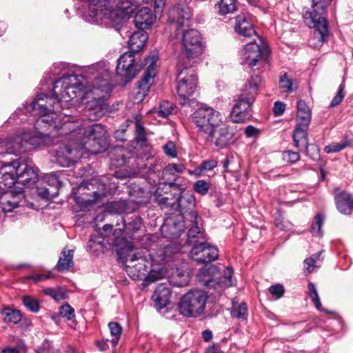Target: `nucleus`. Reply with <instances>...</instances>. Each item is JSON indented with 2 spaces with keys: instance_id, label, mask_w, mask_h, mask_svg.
<instances>
[{
  "instance_id": "1",
  "label": "nucleus",
  "mask_w": 353,
  "mask_h": 353,
  "mask_svg": "<svg viewBox=\"0 0 353 353\" xmlns=\"http://www.w3.org/2000/svg\"><path fill=\"white\" fill-rule=\"evenodd\" d=\"M82 83L79 80V76L69 74L64 76L54 83L52 97L44 94H39L30 103L31 110L40 115L37 124L48 123L52 125L56 112L59 110V103L61 100L69 101L77 96V89L82 87Z\"/></svg>"
},
{
  "instance_id": "2",
  "label": "nucleus",
  "mask_w": 353,
  "mask_h": 353,
  "mask_svg": "<svg viewBox=\"0 0 353 353\" xmlns=\"http://www.w3.org/2000/svg\"><path fill=\"white\" fill-rule=\"evenodd\" d=\"M111 88L108 79L95 77L91 82L90 90H87L85 98L87 116L91 120L102 117L107 112L105 101L110 97Z\"/></svg>"
},
{
  "instance_id": "3",
  "label": "nucleus",
  "mask_w": 353,
  "mask_h": 353,
  "mask_svg": "<svg viewBox=\"0 0 353 353\" xmlns=\"http://www.w3.org/2000/svg\"><path fill=\"white\" fill-rule=\"evenodd\" d=\"M112 245L116 248L115 250L119 256V259L126 263V271L129 274H132L134 279L145 275V272H148L150 265V262L148 259V256H150L149 254L145 255L142 252L128 253L132 250V243L123 238L114 239Z\"/></svg>"
},
{
  "instance_id": "4",
  "label": "nucleus",
  "mask_w": 353,
  "mask_h": 353,
  "mask_svg": "<svg viewBox=\"0 0 353 353\" xmlns=\"http://www.w3.org/2000/svg\"><path fill=\"white\" fill-rule=\"evenodd\" d=\"M332 0H312V10H306L303 14L305 23L310 28H314L313 43L315 46H321L328 37V23L325 19L327 8Z\"/></svg>"
},
{
  "instance_id": "5",
  "label": "nucleus",
  "mask_w": 353,
  "mask_h": 353,
  "mask_svg": "<svg viewBox=\"0 0 353 353\" xmlns=\"http://www.w3.org/2000/svg\"><path fill=\"white\" fill-rule=\"evenodd\" d=\"M180 192L179 196L176 198L163 197L161 203L167 208H171L180 212L183 217L184 225L186 228L192 229L201 228V219L199 216L195 208V198L192 194H181L183 190Z\"/></svg>"
},
{
  "instance_id": "6",
  "label": "nucleus",
  "mask_w": 353,
  "mask_h": 353,
  "mask_svg": "<svg viewBox=\"0 0 353 353\" xmlns=\"http://www.w3.org/2000/svg\"><path fill=\"white\" fill-rule=\"evenodd\" d=\"M187 243L192 246L191 258L200 263H209L218 259V249L206 242L205 234L201 228L189 229Z\"/></svg>"
},
{
  "instance_id": "7",
  "label": "nucleus",
  "mask_w": 353,
  "mask_h": 353,
  "mask_svg": "<svg viewBox=\"0 0 353 353\" xmlns=\"http://www.w3.org/2000/svg\"><path fill=\"white\" fill-rule=\"evenodd\" d=\"M176 68L178 72L176 91L180 103L184 105L189 103L190 97L195 92L198 78L192 65L185 61H179Z\"/></svg>"
},
{
  "instance_id": "8",
  "label": "nucleus",
  "mask_w": 353,
  "mask_h": 353,
  "mask_svg": "<svg viewBox=\"0 0 353 353\" xmlns=\"http://www.w3.org/2000/svg\"><path fill=\"white\" fill-rule=\"evenodd\" d=\"M208 295L202 290H192L182 296L178 304L179 313L185 317L196 318L204 314Z\"/></svg>"
},
{
  "instance_id": "9",
  "label": "nucleus",
  "mask_w": 353,
  "mask_h": 353,
  "mask_svg": "<svg viewBox=\"0 0 353 353\" xmlns=\"http://www.w3.org/2000/svg\"><path fill=\"white\" fill-rule=\"evenodd\" d=\"M220 113L210 107H201L193 114V121L198 128V134L204 139H212V130L221 122Z\"/></svg>"
},
{
  "instance_id": "10",
  "label": "nucleus",
  "mask_w": 353,
  "mask_h": 353,
  "mask_svg": "<svg viewBox=\"0 0 353 353\" xmlns=\"http://www.w3.org/2000/svg\"><path fill=\"white\" fill-rule=\"evenodd\" d=\"M270 53L268 43L259 38V43L252 41L244 46L241 52V58L243 63L253 68L263 61L266 62Z\"/></svg>"
},
{
  "instance_id": "11",
  "label": "nucleus",
  "mask_w": 353,
  "mask_h": 353,
  "mask_svg": "<svg viewBox=\"0 0 353 353\" xmlns=\"http://www.w3.org/2000/svg\"><path fill=\"white\" fill-rule=\"evenodd\" d=\"M183 54L190 62L196 63L204 51L205 45L201 33L190 29L183 33L182 39Z\"/></svg>"
},
{
  "instance_id": "12",
  "label": "nucleus",
  "mask_w": 353,
  "mask_h": 353,
  "mask_svg": "<svg viewBox=\"0 0 353 353\" xmlns=\"http://www.w3.org/2000/svg\"><path fill=\"white\" fill-rule=\"evenodd\" d=\"M105 185L100 180L93 179L90 181L82 183L79 187L81 194L85 197H79V202L87 208L105 196Z\"/></svg>"
},
{
  "instance_id": "13",
  "label": "nucleus",
  "mask_w": 353,
  "mask_h": 353,
  "mask_svg": "<svg viewBox=\"0 0 353 353\" xmlns=\"http://www.w3.org/2000/svg\"><path fill=\"white\" fill-rule=\"evenodd\" d=\"M200 274L204 276L211 275L212 279L205 280L206 286L214 288L219 293L221 292L224 288L232 285V270L229 267H225L223 275L217 276V268L213 265H210L208 268H203L199 270Z\"/></svg>"
},
{
  "instance_id": "14",
  "label": "nucleus",
  "mask_w": 353,
  "mask_h": 353,
  "mask_svg": "<svg viewBox=\"0 0 353 353\" xmlns=\"http://www.w3.org/2000/svg\"><path fill=\"white\" fill-rule=\"evenodd\" d=\"M255 99L241 92L230 113L231 119L234 123H243L252 117V104Z\"/></svg>"
},
{
  "instance_id": "15",
  "label": "nucleus",
  "mask_w": 353,
  "mask_h": 353,
  "mask_svg": "<svg viewBox=\"0 0 353 353\" xmlns=\"http://www.w3.org/2000/svg\"><path fill=\"white\" fill-rule=\"evenodd\" d=\"M134 53L129 50L121 55L118 59L117 74L123 77L125 82L132 80L141 70V65L135 62Z\"/></svg>"
},
{
  "instance_id": "16",
  "label": "nucleus",
  "mask_w": 353,
  "mask_h": 353,
  "mask_svg": "<svg viewBox=\"0 0 353 353\" xmlns=\"http://www.w3.org/2000/svg\"><path fill=\"white\" fill-rule=\"evenodd\" d=\"M12 166L17 175L18 183L31 186L36 183L38 179V169L28 165L25 162L17 160L12 162Z\"/></svg>"
},
{
  "instance_id": "17",
  "label": "nucleus",
  "mask_w": 353,
  "mask_h": 353,
  "mask_svg": "<svg viewBox=\"0 0 353 353\" xmlns=\"http://www.w3.org/2000/svg\"><path fill=\"white\" fill-rule=\"evenodd\" d=\"M192 16L190 8L188 5L178 3L170 10L168 21L170 24L176 25V28L179 29L188 26Z\"/></svg>"
},
{
  "instance_id": "18",
  "label": "nucleus",
  "mask_w": 353,
  "mask_h": 353,
  "mask_svg": "<svg viewBox=\"0 0 353 353\" xmlns=\"http://www.w3.org/2000/svg\"><path fill=\"white\" fill-rule=\"evenodd\" d=\"M39 183L40 186H37V192L41 198L50 200L58 196L61 183L56 174H46Z\"/></svg>"
},
{
  "instance_id": "19",
  "label": "nucleus",
  "mask_w": 353,
  "mask_h": 353,
  "mask_svg": "<svg viewBox=\"0 0 353 353\" xmlns=\"http://www.w3.org/2000/svg\"><path fill=\"white\" fill-rule=\"evenodd\" d=\"M214 128L211 134L212 139H205L210 143H214L215 146L222 149L228 147L234 142L236 130L234 126L225 125L219 129Z\"/></svg>"
},
{
  "instance_id": "20",
  "label": "nucleus",
  "mask_w": 353,
  "mask_h": 353,
  "mask_svg": "<svg viewBox=\"0 0 353 353\" xmlns=\"http://www.w3.org/2000/svg\"><path fill=\"white\" fill-rule=\"evenodd\" d=\"M158 60V54L153 52L143 60L144 65H147V71L141 79L138 81V87L143 92L148 91L152 83L153 78L155 77L154 68Z\"/></svg>"
},
{
  "instance_id": "21",
  "label": "nucleus",
  "mask_w": 353,
  "mask_h": 353,
  "mask_svg": "<svg viewBox=\"0 0 353 353\" xmlns=\"http://www.w3.org/2000/svg\"><path fill=\"white\" fill-rule=\"evenodd\" d=\"M23 198L21 190H5L0 196V208L4 212H10L19 207Z\"/></svg>"
},
{
  "instance_id": "22",
  "label": "nucleus",
  "mask_w": 353,
  "mask_h": 353,
  "mask_svg": "<svg viewBox=\"0 0 353 353\" xmlns=\"http://www.w3.org/2000/svg\"><path fill=\"white\" fill-rule=\"evenodd\" d=\"M134 149H141L143 151L140 156L146 157L150 152L152 146L148 141L145 128L139 120L135 121V137L133 140Z\"/></svg>"
},
{
  "instance_id": "23",
  "label": "nucleus",
  "mask_w": 353,
  "mask_h": 353,
  "mask_svg": "<svg viewBox=\"0 0 353 353\" xmlns=\"http://www.w3.org/2000/svg\"><path fill=\"white\" fill-rule=\"evenodd\" d=\"M334 202L337 210L342 214L350 215L353 211V195L346 191H336Z\"/></svg>"
},
{
  "instance_id": "24",
  "label": "nucleus",
  "mask_w": 353,
  "mask_h": 353,
  "mask_svg": "<svg viewBox=\"0 0 353 353\" xmlns=\"http://www.w3.org/2000/svg\"><path fill=\"white\" fill-rule=\"evenodd\" d=\"M184 170V167L181 165H176L175 163L168 164L162 171V176L160 179L161 183L168 185L174 190H183L181 185L176 184L172 181L174 179L176 173H181Z\"/></svg>"
},
{
  "instance_id": "25",
  "label": "nucleus",
  "mask_w": 353,
  "mask_h": 353,
  "mask_svg": "<svg viewBox=\"0 0 353 353\" xmlns=\"http://www.w3.org/2000/svg\"><path fill=\"white\" fill-rule=\"evenodd\" d=\"M235 32L244 37H252L256 35V32L251 20L245 14H239L236 17Z\"/></svg>"
},
{
  "instance_id": "26",
  "label": "nucleus",
  "mask_w": 353,
  "mask_h": 353,
  "mask_svg": "<svg viewBox=\"0 0 353 353\" xmlns=\"http://www.w3.org/2000/svg\"><path fill=\"white\" fill-rule=\"evenodd\" d=\"M154 21V17L152 10L147 7L139 10L134 18V25L139 30H145L150 28Z\"/></svg>"
},
{
  "instance_id": "27",
  "label": "nucleus",
  "mask_w": 353,
  "mask_h": 353,
  "mask_svg": "<svg viewBox=\"0 0 353 353\" xmlns=\"http://www.w3.org/2000/svg\"><path fill=\"white\" fill-rule=\"evenodd\" d=\"M103 144L100 143L101 141H99V139H81V143L89 153L92 154H97L99 153L105 152L108 148V137H103Z\"/></svg>"
},
{
  "instance_id": "28",
  "label": "nucleus",
  "mask_w": 353,
  "mask_h": 353,
  "mask_svg": "<svg viewBox=\"0 0 353 353\" xmlns=\"http://www.w3.org/2000/svg\"><path fill=\"white\" fill-rule=\"evenodd\" d=\"M108 137L105 125L101 123H94L85 128L83 130L82 139H99L103 143V137Z\"/></svg>"
},
{
  "instance_id": "29",
  "label": "nucleus",
  "mask_w": 353,
  "mask_h": 353,
  "mask_svg": "<svg viewBox=\"0 0 353 353\" xmlns=\"http://www.w3.org/2000/svg\"><path fill=\"white\" fill-rule=\"evenodd\" d=\"M170 297V288L163 284H160L154 292L152 299L155 303L156 307L161 309L169 303Z\"/></svg>"
},
{
  "instance_id": "30",
  "label": "nucleus",
  "mask_w": 353,
  "mask_h": 353,
  "mask_svg": "<svg viewBox=\"0 0 353 353\" xmlns=\"http://www.w3.org/2000/svg\"><path fill=\"white\" fill-rule=\"evenodd\" d=\"M148 39V34L143 30L134 32L130 37L128 47L130 51L139 52L141 51Z\"/></svg>"
},
{
  "instance_id": "31",
  "label": "nucleus",
  "mask_w": 353,
  "mask_h": 353,
  "mask_svg": "<svg viewBox=\"0 0 353 353\" xmlns=\"http://www.w3.org/2000/svg\"><path fill=\"white\" fill-rule=\"evenodd\" d=\"M309 125L296 123L293 131V143L294 145L298 148L300 145L305 146L307 145L309 142L308 137H307V129Z\"/></svg>"
},
{
  "instance_id": "32",
  "label": "nucleus",
  "mask_w": 353,
  "mask_h": 353,
  "mask_svg": "<svg viewBox=\"0 0 353 353\" xmlns=\"http://www.w3.org/2000/svg\"><path fill=\"white\" fill-rule=\"evenodd\" d=\"M296 109V123L309 125L311 121V111L305 102L303 100L298 101Z\"/></svg>"
},
{
  "instance_id": "33",
  "label": "nucleus",
  "mask_w": 353,
  "mask_h": 353,
  "mask_svg": "<svg viewBox=\"0 0 353 353\" xmlns=\"http://www.w3.org/2000/svg\"><path fill=\"white\" fill-rule=\"evenodd\" d=\"M73 250H62L56 265L59 271L63 272L73 266Z\"/></svg>"
},
{
  "instance_id": "34",
  "label": "nucleus",
  "mask_w": 353,
  "mask_h": 353,
  "mask_svg": "<svg viewBox=\"0 0 353 353\" xmlns=\"http://www.w3.org/2000/svg\"><path fill=\"white\" fill-rule=\"evenodd\" d=\"M262 83V78L259 74H252L247 84L245 85L242 92L256 98L259 88Z\"/></svg>"
},
{
  "instance_id": "35",
  "label": "nucleus",
  "mask_w": 353,
  "mask_h": 353,
  "mask_svg": "<svg viewBox=\"0 0 353 353\" xmlns=\"http://www.w3.org/2000/svg\"><path fill=\"white\" fill-rule=\"evenodd\" d=\"M216 12L220 15L231 14L237 10L236 0H219L215 5Z\"/></svg>"
},
{
  "instance_id": "36",
  "label": "nucleus",
  "mask_w": 353,
  "mask_h": 353,
  "mask_svg": "<svg viewBox=\"0 0 353 353\" xmlns=\"http://www.w3.org/2000/svg\"><path fill=\"white\" fill-rule=\"evenodd\" d=\"M321 254V251L318 252L304 260V272L305 274H310L315 268L320 267V262L323 260Z\"/></svg>"
},
{
  "instance_id": "37",
  "label": "nucleus",
  "mask_w": 353,
  "mask_h": 353,
  "mask_svg": "<svg viewBox=\"0 0 353 353\" xmlns=\"http://www.w3.org/2000/svg\"><path fill=\"white\" fill-rule=\"evenodd\" d=\"M3 320L6 323H18L21 319V314L19 310L10 307H6L0 312Z\"/></svg>"
},
{
  "instance_id": "38",
  "label": "nucleus",
  "mask_w": 353,
  "mask_h": 353,
  "mask_svg": "<svg viewBox=\"0 0 353 353\" xmlns=\"http://www.w3.org/2000/svg\"><path fill=\"white\" fill-rule=\"evenodd\" d=\"M18 183L17 175L10 172H6L1 174L0 177V189L4 190L10 188Z\"/></svg>"
},
{
  "instance_id": "39",
  "label": "nucleus",
  "mask_w": 353,
  "mask_h": 353,
  "mask_svg": "<svg viewBox=\"0 0 353 353\" xmlns=\"http://www.w3.org/2000/svg\"><path fill=\"white\" fill-rule=\"evenodd\" d=\"M233 305L231 310L232 317L239 320H245L248 317V307L245 302L240 304L232 303Z\"/></svg>"
},
{
  "instance_id": "40",
  "label": "nucleus",
  "mask_w": 353,
  "mask_h": 353,
  "mask_svg": "<svg viewBox=\"0 0 353 353\" xmlns=\"http://www.w3.org/2000/svg\"><path fill=\"white\" fill-rule=\"evenodd\" d=\"M166 274V270L163 268L152 269L148 272V274L145 276L143 284L148 285L152 283L156 282L163 279Z\"/></svg>"
},
{
  "instance_id": "41",
  "label": "nucleus",
  "mask_w": 353,
  "mask_h": 353,
  "mask_svg": "<svg viewBox=\"0 0 353 353\" xmlns=\"http://www.w3.org/2000/svg\"><path fill=\"white\" fill-rule=\"evenodd\" d=\"M279 87L283 92L287 93H290L296 90L295 81L292 79L289 78L286 74H284L280 77Z\"/></svg>"
},
{
  "instance_id": "42",
  "label": "nucleus",
  "mask_w": 353,
  "mask_h": 353,
  "mask_svg": "<svg viewBox=\"0 0 353 353\" xmlns=\"http://www.w3.org/2000/svg\"><path fill=\"white\" fill-rule=\"evenodd\" d=\"M121 221L124 225L125 230L130 232H135L141 228V219L139 216L134 215L131 217V221L126 223L125 219L121 217Z\"/></svg>"
},
{
  "instance_id": "43",
  "label": "nucleus",
  "mask_w": 353,
  "mask_h": 353,
  "mask_svg": "<svg viewBox=\"0 0 353 353\" xmlns=\"http://www.w3.org/2000/svg\"><path fill=\"white\" fill-rule=\"evenodd\" d=\"M325 216L322 214H317L312 223L310 230L313 236H321V227L324 223Z\"/></svg>"
},
{
  "instance_id": "44",
  "label": "nucleus",
  "mask_w": 353,
  "mask_h": 353,
  "mask_svg": "<svg viewBox=\"0 0 353 353\" xmlns=\"http://www.w3.org/2000/svg\"><path fill=\"white\" fill-rule=\"evenodd\" d=\"M108 327L111 335L113 336L111 340V343L114 346L118 344L119 340L121 337L122 332V327L120 324L117 322H110L108 323Z\"/></svg>"
},
{
  "instance_id": "45",
  "label": "nucleus",
  "mask_w": 353,
  "mask_h": 353,
  "mask_svg": "<svg viewBox=\"0 0 353 353\" xmlns=\"http://www.w3.org/2000/svg\"><path fill=\"white\" fill-rule=\"evenodd\" d=\"M304 147L305 154L312 160L317 161L320 159V149L316 145H310L308 142Z\"/></svg>"
},
{
  "instance_id": "46",
  "label": "nucleus",
  "mask_w": 353,
  "mask_h": 353,
  "mask_svg": "<svg viewBox=\"0 0 353 353\" xmlns=\"http://www.w3.org/2000/svg\"><path fill=\"white\" fill-rule=\"evenodd\" d=\"M173 110V104L168 101H162L159 107L158 116L166 118Z\"/></svg>"
},
{
  "instance_id": "47",
  "label": "nucleus",
  "mask_w": 353,
  "mask_h": 353,
  "mask_svg": "<svg viewBox=\"0 0 353 353\" xmlns=\"http://www.w3.org/2000/svg\"><path fill=\"white\" fill-rule=\"evenodd\" d=\"M46 294L50 296L56 301L63 300L66 298V294L60 288L57 289L48 288L43 290Z\"/></svg>"
},
{
  "instance_id": "48",
  "label": "nucleus",
  "mask_w": 353,
  "mask_h": 353,
  "mask_svg": "<svg viewBox=\"0 0 353 353\" xmlns=\"http://www.w3.org/2000/svg\"><path fill=\"white\" fill-rule=\"evenodd\" d=\"M23 303L26 307L32 312H37L39 310L38 301L30 296H25L23 299Z\"/></svg>"
},
{
  "instance_id": "49",
  "label": "nucleus",
  "mask_w": 353,
  "mask_h": 353,
  "mask_svg": "<svg viewBox=\"0 0 353 353\" xmlns=\"http://www.w3.org/2000/svg\"><path fill=\"white\" fill-rule=\"evenodd\" d=\"M210 188V183L205 180H198L194 184V190L201 195H205Z\"/></svg>"
},
{
  "instance_id": "50",
  "label": "nucleus",
  "mask_w": 353,
  "mask_h": 353,
  "mask_svg": "<svg viewBox=\"0 0 353 353\" xmlns=\"http://www.w3.org/2000/svg\"><path fill=\"white\" fill-rule=\"evenodd\" d=\"M59 314L62 317H65L68 320H72L75 316L74 309L68 303L60 307Z\"/></svg>"
},
{
  "instance_id": "51",
  "label": "nucleus",
  "mask_w": 353,
  "mask_h": 353,
  "mask_svg": "<svg viewBox=\"0 0 353 353\" xmlns=\"http://www.w3.org/2000/svg\"><path fill=\"white\" fill-rule=\"evenodd\" d=\"M217 164L218 162L215 159L205 160L201 162L199 169L201 172L211 171L217 166Z\"/></svg>"
},
{
  "instance_id": "52",
  "label": "nucleus",
  "mask_w": 353,
  "mask_h": 353,
  "mask_svg": "<svg viewBox=\"0 0 353 353\" xmlns=\"http://www.w3.org/2000/svg\"><path fill=\"white\" fill-rule=\"evenodd\" d=\"M346 142L334 143L326 145L324 150L326 153L338 152L347 147Z\"/></svg>"
},
{
  "instance_id": "53",
  "label": "nucleus",
  "mask_w": 353,
  "mask_h": 353,
  "mask_svg": "<svg viewBox=\"0 0 353 353\" xmlns=\"http://www.w3.org/2000/svg\"><path fill=\"white\" fill-rule=\"evenodd\" d=\"M283 159L287 162L294 163L300 159V154L298 152L287 150L283 152Z\"/></svg>"
},
{
  "instance_id": "54",
  "label": "nucleus",
  "mask_w": 353,
  "mask_h": 353,
  "mask_svg": "<svg viewBox=\"0 0 353 353\" xmlns=\"http://www.w3.org/2000/svg\"><path fill=\"white\" fill-rule=\"evenodd\" d=\"M345 88V84L341 83L339 85L336 95L332 99L330 106L333 108L338 105L343 101L344 98L343 90Z\"/></svg>"
},
{
  "instance_id": "55",
  "label": "nucleus",
  "mask_w": 353,
  "mask_h": 353,
  "mask_svg": "<svg viewBox=\"0 0 353 353\" xmlns=\"http://www.w3.org/2000/svg\"><path fill=\"white\" fill-rule=\"evenodd\" d=\"M164 153L172 158L176 157L177 152L176 150V146L173 141H168L163 146Z\"/></svg>"
},
{
  "instance_id": "56",
  "label": "nucleus",
  "mask_w": 353,
  "mask_h": 353,
  "mask_svg": "<svg viewBox=\"0 0 353 353\" xmlns=\"http://www.w3.org/2000/svg\"><path fill=\"white\" fill-rule=\"evenodd\" d=\"M268 290L270 293L276 299L282 297L285 292L283 286L281 284L271 285Z\"/></svg>"
},
{
  "instance_id": "57",
  "label": "nucleus",
  "mask_w": 353,
  "mask_h": 353,
  "mask_svg": "<svg viewBox=\"0 0 353 353\" xmlns=\"http://www.w3.org/2000/svg\"><path fill=\"white\" fill-rule=\"evenodd\" d=\"M127 130V125H121L118 130L114 132V138L118 141H124L127 139L125 132Z\"/></svg>"
},
{
  "instance_id": "58",
  "label": "nucleus",
  "mask_w": 353,
  "mask_h": 353,
  "mask_svg": "<svg viewBox=\"0 0 353 353\" xmlns=\"http://www.w3.org/2000/svg\"><path fill=\"white\" fill-rule=\"evenodd\" d=\"M285 104L281 101H276L274 104L273 112L274 116L279 117L283 114Z\"/></svg>"
},
{
  "instance_id": "59",
  "label": "nucleus",
  "mask_w": 353,
  "mask_h": 353,
  "mask_svg": "<svg viewBox=\"0 0 353 353\" xmlns=\"http://www.w3.org/2000/svg\"><path fill=\"white\" fill-rule=\"evenodd\" d=\"M22 139L24 141V143H29L31 145H37L41 143L39 139L34 136L29 137L28 134H23Z\"/></svg>"
},
{
  "instance_id": "60",
  "label": "nucleus",
  "mask_w": 353,
  "mask_h": 353,
  "mask_svg": "<svg viewBox=\"0 0 353 353\" xmlns=\"http://www.w3.org/2000/svg\"><path fill=\"white\" fill-rule=\"evenodd\" d=\"M245 134L247 137H255L259 134V130L252 125H248L245 129Z\"/></svg>"
},
{
  "instance_id": "61",
  "label": "nucleus",
  "mask_w": 353,
  "mask_h": 353,
  "mask_svg": "<svg viewBox=\"0 0 353 353\" xmlns=\"http://www.w3.org/2000/svg\"><path fill=\"white\" fill-rule=\"evenodd\" d=\"M309 295L312 302L314 303L316 308L320 310L321 309V303L317 291Z\"/></svg>"
},
{
  "instance_id": "62",
  "label": "nucleus",
  "mask_w": 353,
  "mask_h": 353,
  "mask_svg": "<svg viewBox=\"0 0 353 353\" xmlns=\"http://www.w3.org/2000/svg\"><path fill=\"white\" fill-rule=\"evenodd\" d=\"M165 5V0H154V9L157 13L161 12Z\"/></svg>"
},
{
  "instance_id": "63",
  "label": "nucleus",
  "mask_w": 353,
  "mask_h": 353,
  "mask_svg": "<svg viewBox=\"0 0 353 353\" xmlns=\"http://www.w3.org/2000/svg\"><path fill=\"white\" fill-rule=\"evenodd\" d=\"M108 341V340L99 341H97L96 345L99 350L103 352V351L107 350L109 347Z\"/></svg>"
},
{
  "instance_id": "64",
  "label": "nucleus",
  "mask_w": 353,
  "mask_h": 353,
  "mask_svg": "<svg viewBox=\"0 0 353 353\" xmlns=\"http://www.w3.org/2000/svg\"><path fill=\"white\" fill-rule=\"evenodd\" d=\"M205 353H221V350L219 347V345H212L211 346H209Z\"/></svg>"
}]
</instances>
